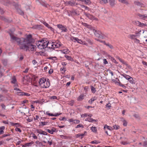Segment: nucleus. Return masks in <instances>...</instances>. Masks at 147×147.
I'll return each instance as SVG.
<instances>
[{
  "instance_id": "nucleus-16",
  "label": "nucleus",
  "mask_w": 147,
  "mask_h": 147,
  "mask_svg": "<svg viewBox=\"0 0 147 147\" xmlns=\"http://www.w3.org/2000/svg\"><path fill=\"white\" fill-rule=\"evenodd\" d=\"M37 146H45V145H43L42 143L39 142L38 141H37L35 142Z\"/></svg>"
},
{
  "instance_id": "nucleus-14",
  "label": "nucleus",
  "mask_w": 147,
  "mask_h": 147,
  "mask_svg": "<svg viewBox=\"0 0 147 147\" xmlns=\"http://www.w3.org/2000/svg\"><path fill=\"white\" fill-rule=\"evenodd\" d=\"M85 121H88L90 122H92L93 121L96 122L97 121V120L93 119L92 118H88L85 119Z\"/></svg>"
},
{
  "instance_id": "nucleus-59",
  "label": "nucleus",
  "mask_w": 147,
  "mask_h": 147,
  "mask_svg": "<svg viewBox=\"0 0 147 147\" xmlns=\"http://www.w3.org/2000/svg\"><path fill=\"white\" fill-rule=\"evenodd\" d=\"M77 42L78 43H80V44H84L83 43L84 42H82L78 38V39L77 40Z\"/></svg>"
},
{
  "instance_id": "nucleus-57",
  "label": "nucleus",
  "mask_w": 147,
  "mask_h": 147,
  "mask_svg": "<svg viewBox=\"0 0 147 147\" xmlns=\"http://www.w3.org/2000/svg\"><path fill=\"white\" fill-rule=\"evenodd\" d=\"M134 3L135 4L137 5L140 6L141 5V3L138 1H135Z\"/></svg>"
},
{
  "instance_id": "nucleus-17",
  "label": "nucleus",
  "mask_w": 147,
  "mask_h": 147,
  "mask_svg": "<svg viewBox=\"0 0 147 147\" xmlns=\"http://www.w3.org/2000/svg\"><path fill=\"white\" fill-rule=\"evenodd\" d=\"M109 2L110 5L112 6H113L115 5V0H109Z\"/></svg>"
},
{
  "instance_id": "nucleus-60",
  "label": "nucleus",
  "mask_w": 147,
  "mask_h": 147,
  "mask_svg": "<svg viewBox=\"0 0 147 147\" xmlns=\"http://www.w3.org/2000/svg\"><path fill=\"white\" fill-rule=\"evenodd\" d=\"M87 28H88L90 29V30H93H93H94V29H93V28L92 27V26H91L90 25H89L88 26V27H87Z\"/></svg>"
},
{
  "instance_id": "nucleus-62",
  "label": "nucleus",
  "mask_w": 147,
  "mask_h": 147,
  "mask_svg": "<svg viewBox=\"0 0 147 147\" xmlns=\"http://www.w3.org/2000/svg\"><path fill=\"white\" fill-rule=\"evenodd\" d=\"M31 95L30 94H29L28 93L26 92H23V95H25L26 96H30Z\"/></svg>"
},
{
  "instance_id": "nucleus-50",
  "label": "nucleus",
  "mask_w": 147,
  "mask_h": 147,
  "mask_svg": "<svg viewBox=\"0 0 147 147\" xmlns=\"http://www.w3.org/2000/svg\"><path fill=\"white\" fill-rule=\"evenodd\" d=\"M123 125L124 126H126L127 125V122L125 120H123Z\"/></svg>"
},
{
  "instance_id": "nucleus-46",
  "label": "nucleus",
  "mask_w": 147,
  "mask_h": 147,
  "mask_svg": "<svg viewBox=\"0 0 147 147\" xmlns=\"http://www.w3.org/2000/svg\"><path fill=\"white\" fill-rule=\"evenodd\" d=\"M33 143V142H30L26 143L25 144V145L26 146H29L31 144H32Z\"/></svg>"
},
{
  "instance_id": "nucleus-3",
  "label": "nucleus",
  "mask_w": 147,
  "mask_h": 147,
  "mask_svg": "<svg viewBox=\"0 0 147 147\" xmlns=\"http://www.w3.org/2000/svg\"><path fill=\"white\" fill-rule=\"evenodd\" d=\"M57 27L61 30V32H67V30L62 24H58L57 25Z\"/></svg>"
},
{
  "instance_id": "nucleus-4",
  "label": "nucleus",
  "mask_w": 147,
  "mask_h": 147,
  "mask_svg": "<svg viewBox=\"0 0 147 147\" xmlns=\"http://www.w3.org/2000/svg\"><path fill=\"white\" fill-rule=\"evenodd\" d=\"M36 45L38 48L40 49H45L43 45V43H42L41 41H38L36 42Z\"/></svg>"
},
{
  "instance_id": "nucleus-31",
  "label": "nucleus",
  "mask_w": 147,
  "mask_h": 147,
  "mask_svg": "<svg viewBox=\"0 0 147 147\" xmlns=\"http://www.w3.org/2000/svg\"><path fill=\"white\" fill-rule=\"evenodd\" d=\"M78 39V38H76L74 37H71V40L73 41L74 42H75L77 41V40Z\"/></svg>"
},
{
  "instance_id": "nucleus-64",
  "label": "nucleus",
  "mask_w": 147,
  "mask_h": 147,
  "mask_svg": "<svg viewBox=\"0 0 147 147\" xmlns=\"http://www.w3.org/2000/svg\"><path fill=\"white\" fill-rule=\"evenodd\" d=\"M43 24L47 27H49V25L46 22H43Z\"/></svg>"
},
{
  "instance_id": "nucleus-1",
  "label": "nucleus",
  "mask_w": 147,
  "mask_h": 147,
  "mask_svg": "<svg viewBox=\"0 0 147 147\" xmlns=\"http://www.w3.org/2000/svg\"><path fill=\"white\" fill-rule=\"evenodd\" d=\"M14 30H10L8 32L12 42H16L20 49L25 50L26 51H34L36 47L32 45L33 39L31 34L26 35V38H18L14 36Z\"/></svg>"
},
{
  "instance_id": "nucleus-18",
  "label": "nucleus",
  "mask_w": 147,
  "mask_h": 147,
  "mask_svg": "<svg viewBox=\"0 0 147 147\" xmlns=\"http://www.w3.org/2000/svg\"><path fill=\"white\" fill-rule=\"evenodd\" d=\"M42 43H43V45L45 48H46L47 47V44H48V42L47 41H45L44 40H41Z\"/></svg>"
},
{
  "instance_id": "nucleus-41",
  "label": "nucleus",
  "mask_w": 147,
  "mask_h": 147,
  "mask_svg": "<svg viewBox=\"0 0 147 147\" xmlns=\"http://www.w3.org/2000/svg\"><path fill=\"white\" fill-rule=\"evenodd\" d=\"M84 134H77L76 136V138L80 137L81 136L82 137L81 138L84 136Z\"/></svg>"
},
{
  "instance_id": "nucleus-37",
  "label": "nucleus",
  "mask_w": 147,
  "mask_h": 147,
  "mask_svg": "<svg viewBox=\"0 0 147 147\" xmlns=\"http://www.w3.org/2000/svg\"><path fill=\"white\" fill-rule=\"evenodd\" d=\"M105 45L109 47L110 49H112L113 48V47L112 45L109 43H106L105 42V43L104 44Z\"/></svg>"
},
{
  "instance_id": "nucleus-23",
  "label": "nucleus",
  "mask_w": 147,
  "mask_h": 147,
  "mask_svg": "<svg viewBox=\"0 0 147 147\" xmlns=\"http://www.w3.org/2000/svg\"><path fill=\"white\" fill-rule=\"evenodd\" d=\"M82 2H84L86 4L91 3L90 1L89 0H80Z\"/></svg>"
},
{
  "instance_id": "nucleus-5",
  "label": "nucleus",
  "mask_w": 147,
  "mask_h": 147,
  "mask_svg": "<svg viewBox=\"0 0 147 147\" xmlns=\"http://www.w3.org/2000/svg\"><path fill=\"white\" fill-rule=\"evenodd\" d=\"M13 5L15 6L18 12L21 15L24 14L23 12L19 8L18 4L13 3Z\"/></svg>"
},
{
  "instance_id": "nucleus-10",
  "label": "nucleus",
  "mask_w": 147,
  "mask_h": 147,
  "mask_svg": "<svg viewBox=\"0 0 147 147\" xmlns=\"http://www.w3.org/2000/svg\"><path fill=\"white\" fill-rule=\"evenodd\" d=\"M93 32L94 33L95 35L99 38L101 34V31L99 30H93Z\"/></svg>"
},
{
  "instance_id": "nucleus-27",
  "label": "nucleus",
  "mask_w": 147,
  "mask_h": 147,
  "mask_svg": "<svg viewBox=\"0 0 147 147\" xmlns=\"http://www.w3.org/2000/svg\"><path fill=\"white\" fill-rule=\"evenodd\" d=\"M104 128H107L108 129H109L111 131V130H113V129L112 127H111V126H108L107 125H105L104 126Z\"/></svg>"
},
{
  "instance_id": "nucleus-61",
  "label": "nucleus",
  "mask_w": 147,
  "mask_h": 147,
  "mask_svg": "<svg viewBox=\"0 0 147 147\" xmlns=\"http://www.w3.org/2000/svg\"><path fill=\"white\" fill-rule=\"evenodd\" d=\"M60 70L61 71H63L64 72H65L66 70V68L64 67H63V68H61L60 69Z\"/></svg>"
},
{
  "instance_id": "nucleus-44",
  "label": "nucleus",
  "mask_w": 147,
  "mask_h": 147,
  "mask_svg": "<svg viewBox=\"0 0 147 147\" xmlns=\"http://www.w3.org/2000/svg\"><path fill=\"white\" fill-rule=\"evenodd\" d=\"M113 129H118L119 128V126L118 125H115L113 126Z\"/></svg>"
},
{
  "instance_id": "nucleus-20",
  "label": "nucleus",
  "mask_w": 147,
  "mask_h": 147,
  "mask_svg": "<svg viewBox=\"0 0 147 147\" xmlns=\"http://www.w3.org/2000/svg\"><path fill=\"white\" fill-rule=\"evenodd\" d=\"M0 19L1 20H3L5 22H9L8 20L5 17L2 16H0Z\"/></svg>"
},
{
  "instance_id": "nucleus-33",
  "label": "nucleus",
  "mask_w": 147,
  "mask_h": 147,
  "mask_svg": "<svg viewBox=\"0 0 147 147\" xmlns=\"http://www.w3.org/2000/svg\"><path fill=\"white\" fill-rule=\"evenodd\" d=\"M16 82V80L15 77H13L12 78L11 81V83L13 84H15Z\"/></svg>"
},
{
  "instance_id": "nucleus-26",
  "label": "nucleus",
  "mask_w": 147,
  "mask_h": 147,
  "mask_svg": "<svg viewBox=\"0 0 147 147\" xmlns=\"http://www.w3.org/2000/svg\"><path fill=\"white\" fill-rule=\"evenodd\" d=\"M84 95L83 94H81L78 98L77 100L79 101H81L84 99Z\"/></svg>"
},
{
  "instance_id": "nucleus-56",
  "label": "nucleus",
  "mask_w": 147,
  "mask_h": 147,
  "mask_svg": "<svg viewBox=\"0 0 147 147\" xmlns=\"http://www.w3.org/2000/svg\"><path fill=\"white\" fill-rule=\"evenodd\" d=\"M46 131L47 132L50 133V134H53V133L51 130V129H46Z\"/></svg>"
},
{
  "instance_id": "nucleus-38",
  "label": "nucleus",
  "mask_w": 147,
  "mask_h": 147,
  "mask_svg": "<svg viewBox=\"0 0 147 147\" xmlns=\"http://www.w3.org/2000/svg\"><path fill=\"white\" fill-rule=\"evenodd\" d=\"M87 41L90 45H92L93 44V41L89 39H87Z\"/></svg>"
},
{
  "instance_id": "nucleus-24",
  "label": "nucleus",
  "mask_w": 147,
  "mask_h": 147,
  "mask_svg": "<svg viewBox=\"0 0 147 147\" xmlns=\"http://www.w3.org/2000/svg\"><path fill=\"white\" fill-rule=\"evenodd\" d=\"M5 129L4 126H2L0 127V135L3 134L4 133L3 130Z\"/></svg>"
},
{
  "instance_id": "nucleus-25",
  "label": "nucleus",
  "mask_w": 147,
  "mask_h": 147,
  "mask_svg": "<svg viewBox=\"0 0 147 147\" xmlns=\"http://www.w3.org/2000/svg\"><path fill=\"white\" fill-rule=\"evenodd\" d=\"M65 57H66L67 59L68 60L71 61H73V59L70 56H68L66 55H65Z\"/></svg>"
},
{
  "instance_id": "nucleus-39",
  "label": "nucleus",
  "mask_w": 147,
  "mask_h": 147,
  "mask_svg": "<svg viewBox=\"0 0 147 147\" xmlns=\"http://www.w3.org/2000/svg\"><path fill=\"white\" fill-rule=\"evenodd\" d=\"M100 3L102 4H104L107 3L108 2L107 0H101Z\"/></svg>"
},
{
  "instance_id": "nucleus-63",
  "label": "nucleus",
  "mask_w": 147,
  "mask_h": 147,
  "mask_svg": "<svg viewBox=\"0 0 147 147\" xmlns=\"http://www.w3.org/2000/svg\"><path fill=\"white\" fill-rule=\"evenodd\" d=\"M134 42L136 43H138L140 42V40L136 38L134 39Z\"/></svg>"
},
{
  "instance_id": "nucleus-15",
  "label": "nucleus",
  "mask_w": 147,
  "mask_h": 147,
  "mask_svg": "<svg viewBox=\"0 0 147 147\" xmlns=\"http://www.w3.org/2000/svg\"><path fill=\"white\" fill-rule=\"evenodd\" d=\"M46 114L49 116H59V115H60L61 114H58V113H57L56 114H53L52 113H49L48 112H47L46 113Z\"/></svg>"
},
{
  "instance_id": "nucleus-34",
  "label": "nucleus",
  "mask_w": 147,
  "mask_h": 147,
  "mask_svg": "<svg viewBox=\"0 0 147 147\" xmlns=\"http://www.w3.org/2000/svg\"><path fill=\"white\" fill-rule=\"evenodd\" d=\"M128 80L132 84H135V83L133 81V79L131 77H130L129 79H128Z\"/></svg>"
},
{
  "instance_id": "nucleus-7",
  "label": "nucleus",
  "mask_w": 147,
  "mask_h": 147,
  "mask_svg": "<svg viewBox=\"0 0 147 147\" xmlns=\"http://www.w3.org/2000/svg\"><path fill=\"white\" fill-rule=\"evenodd\" d=\"M53 45H54V47L55 48H57L60 47L61 45V42L59 41H57L53 42Z\"/></svg>"
},
{
  "instance_id": "nucleus-58",
  "label": "nucleus",
  "mask_w": 147,
  "mask_h": 147,
  "mask_svg": "<svg viewBox=\"0 0 147 147\" xmlns=\"http://www.w3.org/2000/svg\"><path fill=\"white\" fill-rule=\"evenodd\" d=\"M15 130L16 131H19L20 132H22V130L20 128L17 127H16Z\"/></svg>"
},
{
  "instance_id": "nucleus-6",
  "label": "nucleus",
  "mask_w": 147,
  "mask_h": 147,
  "mask_svg": "<svg viewBox=\"0 0 147 147\" xmlns=\"http://www.w3.org/2000/svg\"><path fill=\"white\" fill-rule=\"evenodd\" d=\"M84 14L88 18L91 20H97V18H95L94 16L91 15L88 13H86L84 12Z\"/></svg>"
},
{
  "instance_id": "nucleus-19",
  "label": "nucleus",
  "mask_w": 147,
  "mask_h": 147,
  "mask_svg": "<svg viewBox=\"0 0 147 147\" xmlns=\"http://www.w3.org/2000/svg\"><path fill=\"white\" fill-rule=\"evenodd\" d=\"M106 37V36L101 32V34H100V35L99 38L102 39H105Z\"/></svg>"
},
{
  "instance_id": "nucleus-55",
  "label": "nucleus",
  "mask_w": 147,
  "mask_h": 147,
  "mask_svg": "<svg viewBox=\"0 0 147 147\" xmlns=\"http://www.w3.org/2000/svg\"><path fill=\"white\" fill-rule=\"evenodd\" d=\"M95 40L98 41H99L100 42L103 43L104 44V43H105V41H103V40H100L97 39H95Z\"/></svg>"
},
{
  "instance_id": "nucleus-11",
  "label": "nucleus",
  "mask_w": 147,
  "mask_h": 147,
  "mask_svg": "<svg viewBox=\"0 0 147 147\" xmlns=\"http://www.w3.org/2000/svg\"><path fill=\"white\" fill-rule=\"evenodd\" d=\"M37 132L38 134L44 135H47V133L45 131H43L41 129H37Z\"/></svg>"
},
{
  "instance_id": "nucleus-45",
  "label": "nucleus",
  "mask_w": 147,
  "mask_h": 147,
  "mask_svg": "<svg viewBox=\"0 0 147 147\" xmlns=\"http://www.w3.org/2000/svg\"><path fill=\"white\" fill-rule=\"evenodd\" d=\"M137 23L139 24L138 25V26H145V24H142L139 21H137Z\"/></svg>"
},
{
  "instance_id": "nucleus-51",
  "label": "nucleus",
  "mask_w": 147,
  "mask_h": 147,
  "mask_svg": "<svg viewBox=\"0 0 147 147\" xmlns=\"http://www.w3.org/2000/svg\"><path fill=\"white\" fill-rule=\"evenodd\" d=\"M80 127H82V128H84V126L82 124H80L78 125L77 126H76V128H78Z\"/></svg>"
},
{
  "instance_id": "nucleus-43",
  "label": "nucleus",
  "mask_w": 147,
  "mask_h": 147,
  "mask_svg": "<svg viewBox=\"0 0 147 147\" xmlns=\"http://www.w3.org/2000/svg\"><path fill=\"white\" fill-rule=\"evenodd\" d=\"M48 59H52L53 60H55L57 59V58L56 57H49L48 58Z\"/></svg>"
},
{
  "instance_id": "nucleus-30",
  "label": "nucleus",
  "mask_w": 147,
  "mask_h": 147,
  "mask_svg": "<svg viewBox=\"0 0 147 147\" xmlns=\"http://www.w3.org/2000/svg\"><path fill=\"white\" fill-rule=\"evenodd\" d=\"M96 99V98L95 97L92 98H91V99L89 100L88 101V102L90 104H91L92 102Z\"/></svg>"
},
{
  "instance_id": "nucleus-48",
  "label": "nucleus",
  "mask_w": 147,
  "mask_h": 147,
  "mask_svg": "<svg viewBox=\"0 0 147 147\" xmlns=\"http://www.w3.org/2000/svg\"><path fill=\"white\" fill-rule=\"evenodd\" d=\"M144 34V38H147V31H146L143 32Z\"/></svg>"
},
{
  "instance_id": "nucleus-2",
  "label": "nucleus",
  "mask_w": 147,
  "mask_h": 147,
  "mask_svg": "<svg viewBox=\"0 0 147 147\" xmlns=\"http://www.w3.org/2000/svg\"><path fill=\"white\" fill-rule=\"evenodd\" d=\"M39 84L40 87L42 88H47L49 87L50 85L49 82L46 81L44 78H40L38 82Z\"/></svg>"
},
{
  "instance_id": "nucleus-47",
  "label": "nucleus",
  "mask_w": 147,
  "mask_h": 147,
  "mask_svg": "<svg viewBox=\"0 0 147 147\" xmlns=\"http://www.w3.org/2000/svg\"><path fill=\"white\" fill-rule=\"evenodd\" d=\"M91 143L92 144H98L99 143V142L98 141L96 140H94L92 141L91 142Z\"/></svg>"
},
{
  "instance_id": "nucleus-8",
  "label": "nucleus",
  "mask_w": 147,
  "mask_h": 147,
  "mask_svg": "<svg viewBox=\"0 0 147 147\" xmlns=\"http://www.w3.org/2000/svg\"><path fill=\"white\" fill-rule=\"evenodd\" d=\"M65 3L66 5H69L72 6L75 5L76 4L75 2L73 0L70 1H66Z\"/></svg>"
},
{
  "instance_id": "nucleus-53",
  "label": "nucleus",
  "mask_w": 147,
  "mask_h": 147,
  "mask_svg": "<svg viewBox=\"0 0 147 147\" xmlns=\"http://www.w3.org/2000/svg\"><path fill=\"white\" fill-rule=\"evenodd\" d=\"M23 92H22V91H21L20 92H17L16 93L18 95H23Z\"/></svg>"
},
{
  "instance_id": "nucleus-40",
  "label": "nucleus",
  "mask_w": 147,
  "mask_h": 147,
  "mask_svg": "<svg viewBox=\"0 0 147 147\" xmlns=\"http://www.w3.org/2000/svg\"><path fill=\"white\" fill-rule=\"evenodd\" d=\"M91 90L92 92L94 93H95L96 91L95 88L92 86H91Z\"/></svg>"
},
{
  "instance_id": "nucleus-52",
  "label": "nucleus",
  "mask_w": 147,
  "mask_h": 147,
  "mask_svg": "<svg viewBox=\"0 0 147 147\" xmlns=\"http://www.w3.org/2000/svg\"><path fill=\"white\" fill-rule=\"evenodd\" d=\"M51 130L52 131V132H53V133H54V132H57V131L56 130V129L54 127H52L51 129Z\"/></svg>"
},
{
  "instance_id": "nucleus-9",
  "label": "nucleus",
  "mask_w": 147,
  "mask_h": 147,
  "mask_svg": "<svg viewBox=\"0 0 147 147\" xmlns=\"http://www.w3.org/2000/svg\"><path fill=\"white\" fill-rule=\"evenodd\" d=\"M36 1H38L41 5L46 7H47L49 6L48 4L43 1L42 0H36Z\"/></svg>"
},
{
  "instance_id": "nucleus-54",
  "label": "nucleus",
  "mask_w": 147,
  "mask_h": 147,
  "mask_svg": "<svg viewBox=\"0 0 147 147\" xmlns=\"http://www.w3.org/2000/svg\"><path fill=\"white\" fill-rule=\"evenodd\" d=\"M106 106L107 107H108L109 109L111 107V104L110 103H109L106 105Z\"/></svg>"
},
{
  "instance_id": "nucleus-35",
  "label": "nucleus",
  "mask_w": 147,
  "mask_h": 147,
  "mask_svg": "<svg viewBox=\"0 0 147 147\" xmlns=\"http://www.w3.org/2000/svg\"><path fill=\"white\" fill-rule=\"evenodd\" d=\"M91 129L92 130V131L95 133L96 132H97V129L95 127H92L91 128Z\"/></svg>"
},
{
  "instance_id": "nucleus-49",
  "label": "nucleus",
  "mask_w": 147,
  "mask_h": 147,
  "mask_svg": "<svg viewBox=\"0 0 147 147\" xmlns=\"http://www.w3.org/2000/svg\"><path fill=\"white\" fill-rule=\"evenodd\" d=\"M27 78V76L24 77L23 78L22 81L23 82H24H24H25V83H26V82H28V80L26 79Z\"/></svg>"
},
{
  "instance_id": "nucleus-29",
  "label": "nucleus",
  "mask_w": 147,
  "mask_h": 147,
  "mask_svg": "<svg viewBox=\"0 0 147 147\" xmlns=\"http://www.w3.org/2000/svg\"><path fill=\"white\" fill-rule=\"evenodd\" d=\"M123 76L126 79L128 80L129 79V78L130 77L129 75H127L125 74H122L121 75Z\"/></svg>"
},
{
  "instance_id": "nucleus-13",
  "label": "nucleus",
  "mask_w": 147,
  "mask_h": 147,
  "mask_svg": "<svg viewBox=\"0 0 147 147\" xmlns=\"http://www.w3.org/2000/svg\"><path fill=\"white\" fill-rule=\"evenodd\" d=\"M137 36V35L130 34L128 36V37L131 39H135V38Z\"/></svg>"
},
{
  "instance_id": "nucleus-21",
  "label": "nucleus",
  "mask_w": 147,
  "mask_h": 147,
  "mask_svg": "<svg viewBox=\"0 0 147 147\" xmlns=\"http://www.w3.org/2000/svg\"><path fill=\"white\" fill-rule=\"evenodd\" d=\"M119 1L127 5L129 4V3L126 0H118Z\"/></svg>"
},
{
  "instance_id": "nucleus-12",
  "label": "nucleus",
  "mask_w": 147,
  "mask_h": 147,
  "mask_svg": "<svg viewBox=\"0 0 147 147\" xmlns=\"http://www.w3.org/2000/svg\"><path fill=\"white\" fill-rule=\"evenodd\" d=\"M54 42H49V41L48 42V44H47V47L49 48V49H54V45H53Z\"/></svg>"
},
{
  "instance_id": "nucleus-42",
  "label": "nucleus",
  "mask_w": 147,
  "mask_h": 147,
  "mask_svg": "<svg viewBox=\"0 0 147 147\" xmlns=\"http://www.w3.org/2000/svg\"><path fill=\"white\" fill-rule=\"evenodd\" d=\"M80 121L78 120H74L73 123L74 124H78L80 123Z\"/></svg>"
},
{
  "instance_id": "nucleus-36",
  "label": "nucleus",
  "mask_w": 147,
  "mask_h": 147,
  "mask_svg": "<svg viewBox=\"0 0 147 147\" xmlns=\"http://www.w3.org/2000/svg\"><path fill=\"white\" fill-rule=\"evenodd\" d=\"M10 123L11 125L13 126H16L17 127H19L20 126V124L18 123H14L12 122H11Z\"/></svg>"
},
{
  "instance_id": "nucleus-22",
  "label": "nucleus",
  "mask_w": 147,
  "mask_h": 147,
  "mask_svg": "<svg viewBox=\"0 0 147 147\" xmlns=\"http://www.w3.org/2000/svg\"><path fill=\"white\" fill-rule=\"evenodd\" d=\"M119 61L121 62L123 64H124L125 65H126L127 67H130V66L128 65V64L127 63L125 62L124 60H122V59H119Z\"/></svg>"
},
{
  "instance_id": "nucleus-28",
  "label": "nucleus",
  "mask_w": 147,
  "mask_h": 147,
  "mask_svg": "<svg viewBox=\"0 0 147 147\" xmlns=\"http://www.w3.org/2000/svg\"><path fill=\"white\" fill-rule=\"evenodd\" d=\"M138 16H139V17L143 19L145 18H147V15L146 14L143 15L139 14L138 15Z\"/></svg>"
},
{
  "instance_id": "nucleus-32",
  "label": "nucleus",
  "mask_w": 147,
  "mask_h": 147,
  "mask_svg": "<svg viewBox=\"0 0 147 147\" xmlns=\"http://www.w3.org/2000/svg\"><path fill=\"white\" fill-rule=\"evenodd\" d=\"M60 51L62 53L64 54H65L68 53V52L69 51V50L68 49H65L60 50Z\"/></svg>"
}]
</instances>
